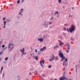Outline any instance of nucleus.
Here are the masks:
<instances>
[{"label": "nucleus", "mask_w": 80, "mask_h": 80, "mask_svg": "<svg viewBox=\"0 0 80 80\" xmlns=\"http://www.w3.org/2000/svg\"><path fill=\"white\" fill-rule=\"evenodd\" d=\"M43 50H44L42 48L40 49V51H43Z\"/></svg>", "instance_id": "c85d7f7f"}, {"label": "nucleus", "mask_w": 80, "mask_h": 80, "mask_svg": "<svg viewBox=\"0 0 80 80\" xmlns=\"http://www.w3.org/2000/svg\"><path fill=\"white\" fill-rule=\"evenodd\" d=\"M71 17H72V15L71 16Z\"/></svg>", "instance_id": "69168bd1"}, {"label": "nucleus", "mask_w": 80, "mask_h": 80, "mask_svg": "<svg viewBox=\"0 0 80 80\" xmlns=\"http://www.w3.org/2000/svg\"><path fill=\"white\" fill-rule=\"evenodd\" d=\"M5 45H2V48H3L4 47H5Z\"/></svg>", "instance_id": "7c9ffc66"}, {"label": "nucleus", "mask_w": 80, "mask_h": 80, "mask_svg": "<svg viewBox=\"0 0 80 80\" xmlns=\"http://www.w3.org/2000/svg\"><path fill=\"white\" fill-rule=\"evenodd\" d=\"M52 22H50L49 23V25H51V24H52Z\"/></svg>", "instance_id": "f704fd0d"}, {"label": "nucleus", "mask_w": 80, "mask_h": 80, "mask_svg": "<svg viewBox=\"0 0 80 80\" xmlns=\"http://www.w3.org/2000/svg\"><path fill=\"white\" fill-rule=\"evenodd\" d=\"M57 17L58 18V16H57Z\"/></svg>", "instance_id": "bf43d9fd"}, {"label": "nucleus", "mask_w": 80, "mask_h": 80, "mask_svg": "<svg viewBox=\"0 0 80 80\" xmlns=\"http://www.w3.org/2000/svg\"><path fill=\"white\" fill-rule=\"evenodd\" d=\"M2 60V58H0V60Z\"/></svg>", "instance_id": "5fc2aeb1"}, {"label": "nucleus", "mask_w": 80, "mask_h": 80, "mask_svg": "<svg viewBox=\"0 0 80 80\" xmlns=\"http://www.w3.org/2000/svg\"><path fill=\"white\" fill-rule=\"evenodd\" d=\"M67 30L68 32H69V30H68V29H67Z\"/></svg>", "instance_id": "58836bf2"}, {"label": "nucleus", "mask_w": 80, "mask_h": 80, "mask_svg": "<svg viewBox=\"0 0 80 80\" xmlns=\"http://www.w3.org/2000/svg\"><path fill=\"white\" fill-rule=\"evenodd\" d=\"M24 1V0H22L21 2L22 3H23V2Z\"/></svg>", "instance_id": "a19ab883"}, {"label": "nucleus", "mask_w": 80, "mask_h": 80, "mask_svg": "<svg viewBox=\"0 0 80 80\" xmlns=\"http://www.w3.org/2000/svg\"><path fill=\"white\" fill-rule=\"evenodd\" d=\"M14 44L13 43L11 44L10 43H9L8 45V49L9 51H12L13 49L14 48Z\"/></svg>", "instance_id": "f03ea898"}, {"label": "nucleus", "mask_w": 80, "mask_h": 80, "mask_svg": "<svg viewBox=\"0 0 80 80\" xmlns=\"http://www.w3.org/2000/svg\"><path fill=\"white\" fill-rule=\"evenodd\" d=\"M38 51L37 49H35V52H36V53H37V52Z\"/></svg>", "instance_id": "2f4dec72"}, {"label": "nucleus", "mask_w": 80, "mask_h": 80, "mask_svg": "<svg viewBox=\"0 0 80 80\" xmlns=\"http://www.w3.org/2000/svg\"><path fill=\"white\" fill-rule=\"evenodd\" d=\"M52 56L50 57L51 58L49 59L50 62H52L55 60V56L53 54H52Z\"/></svg>", "instance_id": "423d86ee"}, {"label": "nucleus", "mask_w": 80, "mask_h": 80, "mask_svg": "<svg viewBox=\"0 0 80 80\" xmlns=\"http://www.w3.org/2000/svg\"><path fill=\"white\" fill-rule=\"evenodd\" d=\"M76 72H77V68H76Z\"/></svg>", "instance_id": "c03bdc74"}, {"label": "nucleus", "mask_w": 80, "mask_h": 80, "mask_svg": "<svg viewBox=\"0 0 80 80\" xmlns=\"http://www.w3.org/2000/svg\"><path fill=\"white\" fill-rule=\"evenodd\" d=\"M42 77H45V75H42Z\"/></svg>", "instance_id": "603ef678"}, {"label": "nucleus", "mask_w": 80, "mask_h": 80, "mask_svg": "<svg viewBox=\"0 0 80 80\" xmlns=\"http://www.w3.org/2000/svg\"><path fill=\"white\" fill-rule=\"evenodd\" d=\"M58 13V12L56 11V12H55L54 14L55 15H56V14H57V13Z\"/></svg>", "instance_id": "bb28decb"}, {"label": "nucleus", "mask_w": 80, "mask_h": 80, "mask_svg": "<svg viewBox=\"0 0 80 80\" xmlns=\"http://www.w3.org/2000/svg\"><path fill=\"white\" fill-rule=\"evenodd\" d=\"M48 22L45 21L43 23V25H44V27H45L46 28H47V27H48Z\"/></svg>", "instance_id": "0eeeda50"}, {"label": "nucleus", "mask_w": 80, "mask_h": 80, "mask_svg": "<svg viewBox=\"0 0 80 80\" xmlns=\"http://www.w3.org/2000/svg\"><path fill=\"white\" fill-rule=\"evenodd\" d=\"M5 20V18H4L3 19V21H4V20Z\"/></svg>", "instance_id": "4c0bfd02"}, {"label": "nucleus", "mask_w": 80, "mask_h": 80, "mask_svg": "<svg viewBox=\"0 0 80 80\" xmlns=\"http://www.w3.org/2000/svg\"><path fill=\"white\" fill-rule=\"evenodd\" d=\"M3 67H1V71H2V70H3Z\"/></svg>", "instance_id": "5701e85b"}, {"label": "nucleus", "mask_w": 80, "mask_h": 80, "mask_svg": "<svg viewBox=\"0 0 80 80\" xmlns=\"http://www.w3.org/2000/svg\"><path fill=\"white\" fill-rule=\"evenodd\" d=\"M75 28L74 25H71V28L69 29V31L70 33H72V32L75 30Z\"/></svg>", "instance_id": "7ed1b4c3"}, {"label": "nucleus", "mask_w": 80, "mask_h": 80, "mask_svg": "<svg viewBox=\"0 0 80 80\" xmlns=\"http://www.w3.org/2000/svg\"><path fill=\"white\" fill-rule=\"evenodd\" d=\"M32 54H31V56H32Z\"/></svg>", "instance_id": "680f3d73"}, {"label": "nucleus", "mask_w": 80, "mask_h": 80, "mask_svg": "<svg viewBox=\"0 0 80 80\" xmlns=\"http://www.w3.org/2000/svg\"><path fill=\"white\" fill-rule=\"evenodd\" d=\"M77 66L76 65V66H75V68H76V69H77Z\"/></svg>", "instance_id": "79ce46f5"}, {"label": "nucleus", "mask_w": 80, "mask_h": 80, "mask_svg": "<svg viewBox=\"0 0 80 80\" xmlns=\"http://www.w3.org/2000/svg\"><path fill=\"white\" fill-rule=\"evenodd\" d=\"M58 45H57L55 46L53 48L54 49H56V48H58Z\"/></svg>", "instance_id": "4468645a"}, {"label": "nucleus", "mask_w": 80, "mask_h": 80, "mask_svg": "<svg viewBox=\"0 0 80 80\" xmlns=\"http://www.w3.org/2000/svg\"><path fill=\"white\" fill-rule=\"evenodd\" d=\"M48 68H52V66H51V65L49 66H48Z\"/></svg>", "instance_id": "412c9836"}, {"label": "nucleus", "mask_w": 80, "mask_h": 80, "mask_svg": "<svg viewBox=\"0 0 80 80\" xmlns=\"http://www.w3.org/2000/svg\"><path fill=\"white\" fill-rule=\"evenodd\" d=\"M40 63L41 67H42V68L44 67V66L43 65V64L45 63V60H42L40 62Z\"/></svg>", "instance_id": "20e7f679"}, {"label": "nucleus", "mask_w": 80, "mask_h": 80, "mask_svg": "<svg viewBox=\"0 0 80 80\" xmlns=\"http://www.w3.org/2000/svg\"><path fill=\"white\" fill-rule=\"evenodd\" d=\"M63 66H66L68 65V63H67V59H66L63 62Z\"/></svg>", "instance_id": "39448f33"}, {"label": "nucleus", "mask_w": 80, "mask_h": 80, "mask_svg": "<svg viewBox=\"0 0 80 80\" xmlns=\"http://www.w3.org/2000/svg\"><path fill=\"white\" fill-rule=\"evenodd\" d=\"M23 12V9H21L20 10V12L19 13V15H21L22 14V13Z\"/></svg>", "instance_id": "ddd939ff"}, {"label": "nucleus", "mask_w": 80, "mask_h": 80, "mask_svg": "<svg viewBox=\"0 0 80 80\" xmlns=\"http://www.w3.org/2000/svg\"><path fill=\"white\" fill-rule=\"evenodd\" d=\"M66 79V77H61L60 78V80H65Z\"/></svg>", "instance_id": "1a4fd4ad"}, {"label": "nucleus", "mask_w": 80, "mask_h": 80, "mask_svg": "<svg viewBox=\"0 0 80 80\" xmlns=\"http://www.w3.org/2000/svg\"><path fill=\"white\" fill-rule=\"evenodd\" d=\"M58 2H59V3H60L62 2V0H58Z\"/></svg>", "instance_id": "4be33fe9"}, {"label": "nucleus", "mask_w": 80, "mask_h": 80, "mask_svg": "<svg viewBox=\"0 0 80 80\" xmlns=\"http://www.w3.org/2000/svg\"><path fill=\"white\" fill-rule=\"evenodd\" d=\"M18 78H19L20 77V76H18Z\"/></svg>", "instance_id": "13d9d810"}, {"label": "nucleus", "mask_w": 80, "mask_h": 80, "mask_svg": "<svg viewBox=\"0 0 80 80\" xmlns=\"http://www.w3.org/2000/svg\"><path fill=\"white\" fill-rule=\"evenodd\" d=\"M35 59L36 60H38V57L36 56L35 57Z\"/></svg>", "instance_id": "393cba45"}, {"label": "nucleus", "mask_w": 80, "mask_h": 80, "mask_svg": "<svg viewBox=\"0 0 80 80\" xmlns=\"http://www.w3.org/2000/svg\"><path fill=\"white\" fill-rule=\"evenodd\" d=\"M38 53L40 54V51H38Z\"/></svg>", "instance_id": "3c124183"}, {"label": "nucleus", "mask_w": 80, "mask_h": 80, "mask_svg": "<svg viewBox=\"0 0 80 80\" xmlns=\"http://www.w3.org/2000/svg\"><path fill=\"white\" fill-rule=\"evenodd\" d=\"M38 41L40 42H43V38H40L38 39Z\"/></svg>", "instance_id": "9d476101"}, {"label": "nucleus", "mask_w": 80, "mask_h": 80, "mask_svg": "<svg viewBox=\"0 0 80 80\" xmlns=\"http://www.w3.org/2000/svg\"><path fill=\"white\" fill-rule=\"evenodd\" d=\"M63 30H65V31L66 30V28H64Z\"/></svg>", "instance_id": "c9c22d12"}, {"label": "nucleus", "mask_w": 80, "mask_h": 80, "mask_svg": "<svg viewBox=\"0 0 80 80\" xmlns=\"http://www.w3.org/2000/svg\"><path fill=\"white\" fill-rule=\"evenodd\" d=\"M3 53V51H2L0 52V55H2V54Z\"/></svg>", "instance_id": "aec40b11"}, {"label": "nucleus", "mask_w": 80, "mask_h": 80, "mask_svg": "<svg viewBox=\"0 0 80 80\" xmlns=\"http://www.w3.org/2000/svg\"><path fill=\"white\" fill-rule=\"evenodd\" d=\"M42 48L43 49V50H46V47H44Z\"/></svg>", "instance_id": "6ab92c4d"}, {"label": "nucleus", "mask_w": 80, "mask_h": 80, "mask_svg": "<svg viewBox=\"0 0 80 80\" xmlns=\"http://www.w3.org/2000/svg\"><path fill=\"white\" fill-rule=\"evenodd\" d=\"M22 15H23V14H22Z\"/></svg>", "instance_id": "774afa93"}, {"label": "nucleus", "mask_w": 80, "mask_h": 80, "mask_svg": "<svg viewBox=\"0 0 80 80\" xmlns=\"http://www.w3.org/2000/svg\"><path fill=\"white\" fill-rule=\"evenodd\" d=\"M20 80V78H19L18 79V80Z\"/></svg>", "instance_id": "4d7b16f0"}, {"label": "nucleus", "mask_w": 80, "mask_h": 80, "mask_svg": "<svg viewBox=\"0 0 80 80\" xmlns=\"http://www.w3.org/2000/svg\"><path fill=\"white\" fill-rule=\"evenodd\" d=\"M70 15H71V14H70L69 16V17H70Z\"/></svg>", "instance_id": "09e8293b"}, {"label": "nucleus", "mask_w": 80, "mask_h": 80, "mask_svg": "<svg viewBox=\"0 0 80 80\" xmlns=\"http://www.w3.org/2000/svg\"><path fill=\"white\" fill-rule=\"evenodd\" d=\"M7 47H5V48H4L3 49V50H5V49H7Z\"/></svg>", "instance_id": "473e14b6"}, {"label": "nucleus", "mask_w": 80, "mask_h": 80, "mask_svg": "<svg viewBox=\"0 0 80 80\" xmlns=\"http://www.w3.org/2000/svg\"><path fill=\"white\" fill-rule=\"evenodd\" d=\"M71 40H72V41H73L74 39H73V37H72L71 38Z\"/></svg>", "instance_id": "a211bd4d"}, {"label": "nucleus", "mask_w": 80, "mask_h": 80, "mask_svg": "<svg viewBox=\"0 0 80 80\" xmlns=\"http://www.w3.org/2000/svg\"><path fill=\"white\" fill-rule=\"evenodd\" d=\"M6 21H4L3 23H4V25L5 26V25H6Z\"/></svg>", "instance_id": "b1692460"}, {"label": "nucleus", "mask_w": 80, "mask_h": 80, "mask_svg": "<svg viewBox=\"0 0 80 80\" xmlns=\"http://www.w3.org/2000/svg\"><path fill=\"white\" fill-rule=\"evenodd\" d=\"M8 58L6 57L5 58V60L6 61H7V60H8Z\"/></svg>", "instance_id": "dca6fc26"}, {"label": "nucleus", "mask_w": 80, "mask_h": 80, "mask_svg": "<svg viewBox=\"0 0 80 80\" xmlns=\"http://www.w3.org/2000/svg\"><path fill=\"white\" fill-rule=\"evenodd\" d=\"M1 43H2V41H0V44H1Z\"/></svg>", "instance_id": "864d4df0"}, {"label": "nucleus", "mask_w": 80, "mask_h": 80, "mask_svg": "<svg viewBox=\"0 0 80 80\" xmlns=\"http://www.w3.org/2000/svg\"><path fill=\"white\" fill-rule=\"evenodd\" d=\"M37 72V71H35L34 72Z\"/></svg>", "instance_id": "0e129e2a"}, {"label": "nucleus", "mask_w": 80, "mask_h": 80, "mask_svg": "<svg viewBox=\"0 0 80 80\" xmlns=\"http://www.w3.org/2000/svg\"><path fill=\"white\" fill-rule=\"evenodd\" d=\"M29 75H32V73L29 72Z\"/></svg>", "instance_id": "ea45409f"}, {"label": "nucleus", "mask_w": 80, "mask_h": 80, "mask_svg": "<svg viewBox=\"0 0 80 80\" xmlns=\"http://www.w3.org/2000/svg\"><path fill=\"white\" fill-rule=\"evenodd\" d=\"M5 75V74H4V73H3L2 74V78H3V77H4Z\"/></svg>", "instance_id": "c756f323"}, {"label": "nucleus", "mask_w": 80, "mask_h": 80, "mask_svg": "<svg viewBox=\"0 0 80 80\" xmlns=\"http://www.w3.org/2000/svg\"><path fill=\"white\" fill-rule=\"evenodd\" d=\"M58 52L59 53V56L60 58H62L61 61V62H63V60L65 59V58L63 55V54L62 53V52L61 50H59Z\"/></svg>", "instance_id": "f257e3e1"}, {"label": "nucleus", "mask_w": 80, "mask_h": 80, "mask_svg": "<svg viewBox=\"0 0 80 80\" xmlns=\"http://www.w3.org/2000/svg\"><path fill=\"white\" fill-rule=\"evenodd\" d=\"M63 42H60L59 43V45L61 46V47L62 46V45H63Z\"/></svg>", "instance_id": "2eb2a0df"}, {"label": "nucleus", "mask_w": 80, "mask_h": 80, "mask_svg": "<svg viewBox=\"0 0 80 80\" xmlns=\"http://www.w3.org/2000/svg\"><path fill=\"white\" fill-rule=\"evenodd\" d=\"M20 50L21 52H22V54L23 55L25 52V50H24V48H23L22 49H20Z\"/></svg>", "instance_id": "6e6552de"}, {"label": "nucleus", "mask_w": 80, "mask_h": 80, "mask_svg": "<svg viewBox=\"0 0 80 80\" xmlns=\"http://www.w3.org/2000/svg\"><path fill=\"white\" fill-rule=\"evenodd\" d=\"M20 0H18V2H17V3L18 4L19 3H20Z\"/></svg>", "instance_id": "cd10ccee"}, {"label": "nucleus", "mask_w": 80, "mask_h": 80, "mask_svg": "<svg viewBox=\"0 0 80 80\" xmlns=\"http://www.w3.org/2000/svg\"><path fill=\"white\" fill-rule=\"evenodd\" d=\"M27 54V53L25 52L24 53V55H26Z\"/></svg>", "instance_id": "8fccbe9b"}, {"label": "nucleus", "mask_w": 80, "mask_h": 80, "mask_svg": "<svg viewBox=\"0 0 80 80\" xmlns=\"http://www.w3.org/2000/svg\"><path fill=\"white\" fill-rule=\"evenodd\" d=\"M4 63H6V62H4Z\"/></svg>", "instance_id": "e2e57ef3"}, {"label": "nucleus", "mask_w": 80, "mask_h": 80, "mask_svg": "<svg viewBox=\"0 0 80 80\" xmlns=\"http://www.w3.org/2000/svg\"><path fill=\"white\" fill-rule=\"evenodd\" d=\"M68 50H66V52L67 53H69V51H70V47H67Z\"/></svg>", "instance_id": "f8f14e48"}, {"label": "nucleus", "mask_w": 80, "mask_h": 80, "mask_svg": "<svg viewBox=\"0 0 80 80\" xmlns=\"http://www.w3.org/2000/svg\"><path fill=\"white\" fill-rule=\"evenodd\" d=\"M72 9H74V8H73V7L72 8Z\"/></svg>", "instance_id": "6e6d98bb"}, {"label": "nucleus", "mask_w": 80, "mask_h": 80, "mask_svg": "<svg viewBox=\"0 0 80 80\" xmlns=\"http://www.w3.org/2000/svg\"><path fill=\"white\" fill-rule=\"evenodd\" d=\"M53 18V17H52L51 18V19H52Z\"/></svg>", "instance_id": "e433bc0d"}, {"label": "nucleus", "mask_w": 80, "mask_h": 80, "mask_svg": "<svg viewBox=\"0 0 80 80\" xmlns=\"http://www.w3.org/2000/svg\"><path fill=\"white\" fill-rule=\"evenodd\" d=\"M59 59V58H58V56H56L55 57V58H54V60H56V61H58V60Z\"/></svg>", "instance_id": "9b49d317"}, {"label": "nucleus", "mask_w": 80, "mask_h": 80, "mask_svg": "<svg viewBox=\"0 0 80 80\" xmlns=\"http://www.w3.org/2000/svg\"><path fill=\"white\" fill-rule=\"evenodd\" d=\"M54 80H57V79H55Z\"/></svg>", "instance_id": "052dcab7"}, {"label": "nucleus", "mask_w": 80, "mask_h": 80, "mask_svg": "<svg viewBox=\"0 0 80 80\" xmlns=\"http://www.w3.org/2000/svg\"><path fill=\"white\" fill-rule=\"evenodd\" d=\"M3 27H4V28H5V26L4 25Z\"/></svg>", "instance_id": "de8ad7c7"}, {"label": "nucleus", "mask_w": 80, "mask_h": 80, "mask_svg": "<svg viewBox=\"0 0 80 80\" xmlns=\"http://www.w3.org/2000/svg\"><path fill=\"white\" fill-rule=\"evenodd\" d=\"M2 71H0L1 74H2Z\"/></svg>", "instance_id": "49530a36"}, {"label": "nucleus", "mask_w": 80, "mask_h": 80, "mask_svg": "<svg viewBox=\"0 0 80 80\" xmlns=\"http://www.w3.org/2000/svg\"><path fill=\"white\" fill-rule=\"evenodd\" d=\"M66 46H68L69 47H70V44H66Z\"/></svg>", "instance_id": "a878e982"}, {"label": "nucleus", "mask_w": 80, "mask_h": 80, "mask_svg": "<svg viewBox=\"0 0 80 80\" xmlns=\"http://www.w3.org/2000/svg\"><path fill=\"white\" fill-rule=\"evenodd\" d=\"M65 80H68V79H67V78H66V79H65Z\"/></svg>", "instance_id": "37998d69"}, {"label": "nucleus", "mask_w": 80, "mask_h": 80, "mask_svg": "<svg viewBox=\"0 0 80 80\" xmlns=\"http://www.w3.org/2000/svg\"><path fill=\"white\" fill-rule=\"evenodd\" d=\"M63 36H64V37H66V35H65V33L64 32H63Z\"/></svg>", "instance_id": "f3484780"}, {"label": "nucleus", "mask_w": 80, "mask_h": 80, "mask_svg": "<svg viewBox=\"0 0 80 80\" xmlns=\"http://www.w3.org/2000/svg\"><path fill=\"white\" fill-rule=\"evenodd\" d=\"M30 48H31V50H33V49H32V47H31Z\"/></svg>", "instance_id": "a18cd8bd"}, {"label": "nucleus", "mask_w": 80, "mask_h": 80, "mask_svg": "<svg viewBox=\"0 0 80 80\" xmlns=\"http://www.w3.org/2000/svg\"><path fill=\"white\" fill-rule=\"evenodd\" d=\"M65 25H66V26H68V23H66L65 24Z\"/></svg>", "instance_id": "72a5a7b5"}, {"label": "nucleus", "mask_w": 80, "mask_h": 80, "mask_svg": "<svg viewBox=\"0 0 80 80\" xmlns=\"http://www.w3.org/2000/svg\"><path fill=\"white\" fill-rule=\"evenodd\" d=\"M0 47H1V45H0Z\"/></svg>", "instance_id": "338daca9"}]
</instances>
